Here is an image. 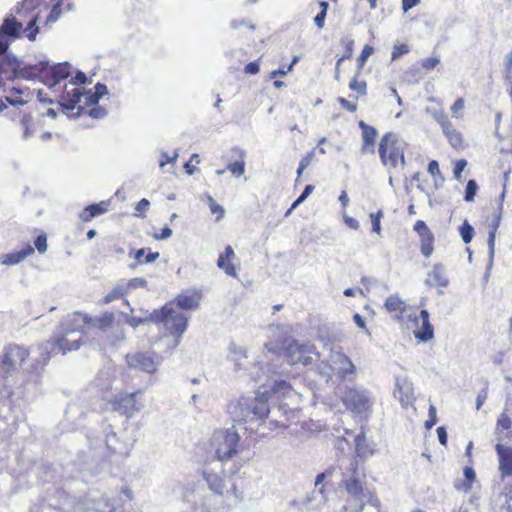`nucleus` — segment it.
Masks as SVG:
<instances>
[{"instance_id": "1", "label": "nucleus", "mask_w": 512, "mask_h": 512, "mask_svg": "<svg viewBox=\"0 0 512 512\" xmlns=\"http://www.w3.org/2000/svg\"><path fill=\"white\" fill-rule=\"evenodd\" d=\"M352 475L349 478L342 480V487L345 489L348 498L343 507L345 512H363L367 503L378 505L379 500L375 491L366 487L365 478L358 476V461L355 460L351 463Z\"/></svg>"}, {"instance_id": "2", "label": "nucleus", "mask_w": 512, "mask_h": 512, "mask_svg": "<svg viewBox=\"0 0 512 512\" xmlns=\"http://www.w3.org/2000/svg\"><path fill=\"white\" fill-rule=\"evenodd\" d=\"M406 148L407 143L395 133L383 134L378 145V154L382 165L388 170L403 169L406 166Z\"/></svg>"}, {"instance_id": "3", "label": "nucleus", "mask_w": 512, "mask_h": 512, "mask_svg": "<svg viewBox=\"0 0 512 512\" xmlns=\"http://www.w3.org/2000/svg\"><path fill=\"white\" fill-rule=\"evenodd\" d=\"M143 394L142 389L132 392L119 391L107 400V404L113 412L130 419L144 408Z\"/></svg>"}, {"instance_id": "4", "label": "nucleus", "mask_w": 512, "mask_h": 512, "mask_svg": "<svg viewBox=\"0 0 512 512\" xmlns=\"http://www.w3.org/2000/svg\"><path fill=\"white\" fill-rule=\"evenodd\" d=\"M240 437L237 432L223 429L214 432L212 445L215 448L216 457L219 461L232 458L238 452Z\"/></svg>"}, {"instance_id": "5", "label": "nucleus", "mask_w": 512, "mask_h": 512, "mask_svg": "<svg viewBox=\"0 0 512 512\" xmlns=\"http://www.w3.org/2000/svg\"><path fill=\"white\" fill-rule=\"evenodd\" d=\"M29 351L27 348L17 344H9L4 348L0 360V373L3 379H6L13 372L18 370L28 359Z\"/></svg>"}, {"instance_id": "6", "label": "nucleus", "mask_w": 512, "mask_h": 512, "mask_svg": "<svg viewBox=\"0 0 512 512\" xmlns=\"http://www.w3.org/2000/svg\"><path fill=\"white\" fill-rule=\"evenodd\" d=\"M432 117L441 127L444 137L453 149L460 151L467 147L463 133L455 126L444 110L434 111Z\"/></svg>"}, {"instance_id": "7", "label": "nucleus", "mask_w": 512, "mask_h": 512, "mask_svg": "<svg viewBox=\"0 0 512 512\" xmlns=\"http://www.w3.org/2000/svg\"><path fill=\"white\" fill-rule=\"evenodd\" d=\"M315 346L311 344H299L297 341H290L284 348V356L290 365H308L313 362Z\"/></svg>"}, {"instance_id": "8", "label": "nucleus", "mask_w": 512, "mask_h": 512, "mask_svg": "<svg viewBox=\"0 0 512 512\" xmlns=\"http://www.w3.org/2000/svg\"><path fill=\"white\" fill-rule=\"evenodd\" d=\"M158 319L163 322L165 328L176 337H181L187 329L188 318L183 313L167 305L161 309Z\"/></svg>"}, {"instance_id": "9", "label": "nucleus", "mask_w": 512, "mask_h": 512, "mask_svg": "<svg viewBox=\"0 0 512 512\" xmlns=\"http://www.w3.org/2000/svg\"><path fill=\"white\" fill-rule=\"evenodd\" d=\"M94 89L93 93L91 91H82L79 87L73 88L71 92L67 91V100L70 103V107L73 108L81 103L87 106L96 105L99 99L108 93L106 85L102 83H97Z\"/></svg>"}, {"instance_id": "10", "label": "nucleus", "mask_w": 512, "mask_h": 512, "mask_svg": "<svg viewBox=\"0 0 512 512\" xmlns=\"http://www.w3.org/2000/svg\"><path fill=\"white\" fill-rule=\"evenodd\" d=\"M129 368L152 374L158 365V356L155 352L138 351L125 356Z\"/></svg>"}, {"instance_id": "11", "label": "nucleus", "mask_w": 512, "mask_h": 512, "mask_svg": "<svg viewBox=\"0 0 512 512\" xmlns=\"http://www.w3.org/2000/svg\"><path fill=\"white\" fill-rule=\"evenodd\" d=\"M341 400L346 409L358 415H367L371 408L367 396L355 388H347Z\"/></svg>"}, {"instance_id": "12", "label": "nucleus", "mask_w": 512, "mask_h": 512, "mask_svg": "<svg viewBox=\"0 0 512 512\" xmlns=\"http://www.w3.org/2000/svg\"><path fill=\"white\" fill-rule=\"evenodd\" d=\"M413 230L417 233L419 237L421 254L425 258L431 257V255L434 252V233L423 220H417L414 223Z\"/></svg>"}, {"instance_id": "13", "label": "nucleus", "mask_w": 512, "mask_h": 512, "mask_svg": "<svg viewBox=\"0 0 512 512\" xmlns=\"http://www.w3.org/2000/svg\"><path fill=\"white\" fill-rule=\"evenodd\" d=\"M411 320L418 327V329L414 331V336L416 339L422 342H426L434 337V328L430 323L429 313L427 310H421L420 314Z\"/></svg>"}, {"instance_id": "14", "label": "nucleus", "mask_w": 512, "mask_h": 512, "mask_svg": "<svg viewBox=\"0 0 512 512\" xmlns=\"http://www.w3.org/2000/svg\"><path fill=\"white\" fill-rule=\"evenodd\" d=\"M49 344L52 354L65 355L68 352L78 350L81 346V339L69 340L65 335H59L51 338Z\"/></svg>"}, {"instance_id": "15", "label": "nucleus", "mask_w": 512, "mask_h": 512, "mask_svg": "<svg viewBox=\"0 0 512 512\" xmlns=\"http://www.w3.org/2000/svg\"><path fill=\"white\" fill-rule=\"evenodd\" d=\"M202 299V293L197 289H190L179 293L174 302L184 310H195L199 307Z\"/></svg>"}, {"instance_id": "16", "label": "nucleus", "mask_w": 512, "mask_h": 512, "mask_svg": "<svg viewBox=\"0 0 512 512\" xmlns=\"http://www.w3.org/2000/svg\"><path fill=\"white\" fill-rule=\"evenodd\" d=\"M236 260V254L232 246L227 245L224 249V252L219 254L217 259V266L219 269L223 270L226 275L237 278V267L234 264Z\"/></svg>"}, {"instance_id": "17", "label": "nucleus", "mask_w": 512, "mask_h": 512, "mask_svg": "<svg viewBox=\"0 0 512 512\" xmlns=\"http://www.w3.org/2000/svg\"><path fill=\"white\" fill-rule=\"evenodd\" d=\"M362 131V146L361 152L363 154H374L375 153V142L378 136L376 128L366 124L363 120L358 123Z\"/></svg>"}, {"instance_id": "18", "label": "nucleus", "mask_w": 512, "mask_h": 512, "mask_svg": "<svg viewBox=\"0 0 512 512\" xmlns=\"http://www.w3.org/2000/svg\"><path fill=\"white\" fill-rule=\"evenodd\" d=\"M22 24L15 19H5L0 30V55L6 53L8 49V42L4 39V35L16 38L19 36V31Z\"/></svg>"}, {"instance_id": "19", "label": "nucleus", "mask_w": 512, "mask_h": 512, "mask_svg": "<svg viewBox=\"0 0 512 512\" xmlns=\"http://www.w3.org/2000/svg\"><path fill=\"white\" fill-rule=\"evenodd\" d=\"M495 450L499 457V471L502 478L512 476V448L496 444Z\"/></svg>"}, {"instance_id": "20", "label": "nucleus", "mask_w": 512, "mask_h": 512, "mask_svg": "<svg viewBox=\"0 0 512 512\" xmlns=\"http://www.w3.org/2000/svg\"><path fill=\"white\" fill-rule=\"evenodd\" d=\"M384 308L395 319L401 321L407 312L408 306L398 294H392L385 300Z\"/></svg>"}, {"instance_id": "21", "label": "nucleus", "mask_w": 512, "mask_h": 512, "mask_svg": "<svg viewBox=\"0 0 512 512\" xmlns=\"http://www.w3.org/2000/svg\"><path fill=\"white\" fill-rule=\"evenodd\" d=\"M70 74V66L68 63H60L54 66L48 65L47 79L45 84L48 86H54L61 80L66 79Z\"/></svg>"}, {"instance_id": "22", "label": "nucleus", "mask_w": 512, "mask_h": 512, "mask_svg": "<svg viewBox=\"0 0 512 512\" xmlns=\"http://www.w3.org/2000/svg\"><path fill=\"white\" fill-rule=\"evenodd\" d=\"M134 280L129 281L128 283H120L115 285L101 300V305L110 304L113 301L125 299V297L130 292L131 288L134 287L132 282Z\"/></svg>"}, {"instance_id": "23", "label": "nucleus", "mask_w": 512, "mask_h": 512, "mask_svg": "<svg viewBox=\"0 0 512 512\" xmlns=\"http://www.w3.org/2000/svg\"><path fill=\"white\" fill-rule=\"evenodd\" d=\"M110 207V201H100L86 206L80 213L79 218L82 222H90L93 218L105 214Z\"/></svg>"}, {"instance_id": "24", "label": "nucleus", "mask_w": 512, "mask_h": 512, "mask_svg": "<svg viewBox=\"0 0 512 512\" xmlns=\"http://www.w3.org/2000/svg\"><path fill=\"white\" fill-rule=\"evenodd\" d=\"M85 323L91 328L107 331L111 329L115 323V314L106 311L100 316L87 318Z\"/></svg>"}, {"instance_id": "25", "label": "nucleus", "mask_w": 512, "mask_h": 512, "mask_svg": "<svg viewBox=\"0 0 512 512\" xmlns=\"http://www.w3.org/2000/svg\"><path fill=\"white\" fill-rule=\"evenodd\" d=\"M203 477L208 483L209 488L217 494H223L229 492L226 487V479L213 470L205 469L203 471Z\"/></svg>"}, {"instance_id": "26", "label": "nucleus", "mask_w": 512, "mask_h": 512, "mask_svg": "<svg viewBox=\"0 0 512 512\" xmlns=\"http://www.w3.org/2000/svg\"><path fill=\"white\" fill-rule=\"evenodd\" d=\"M426 283L431 287L438 288L446 287L448 285V279L442 264L438 263L433 265L431 271L427 275Z\"/></svg>"}, {"instance_id": "27", "label": "nucleus", "mask_w": 512, "mask_h": 512, "mask_svg": "<svg viewBox=\"0 0 512 512\" xmlns=\"http://www.w3.org/2000/svg\"><path fill=\"white\" fill-rule=\"evenodd\" d=\"M48 64L39 62L34 65H28L21 69V75L26 79H39L45 83L47 79Z\"/></svg>"}, {"instance_id": "28", "label": "nucleus", "mask_w": 512, "mask_h": 512, "mask_svg": "<svg viewBox=\"0 0 512 512\" xmlns=\"http://www.w3.org/2000/svg\"><path fill=\"white\" fill-rule=\"evenodd\" d=\"M233 162H230L226 169L234 176L240 177L245 172V153L240 148H233L231 150Z\"/></svg>"}, {"instance_id": "29", "label": "nucleus", "mask_w": 512, "mask_h": 512, "mask_svg": "<svg viewBox=\"0 0 512 512\" xmlns=\"http://www.w3.org/2000/svg\"><path fill=\"white\" fill-rule=\"evenodd\" d=\"M34 253V248L27 244L25 248L20 251L11 252L8 254H4L1 256V263L3 265H15L24 260L27 256L32 255Z\"/></svg>"}, {"instance_id": "30", "label": "nucleus", "mask_w": 512, "mask_h": 512, "mask_svg": "<svg viewBox=\"0 0 512 512\" xmlns=\"http://www.w3.org/2000/svg\"><path fill=\"white\" fill-rule=\"evenodd\" d=\"M250 410L254 416L253 418L258 420L266 419L270 413L268 400L263 396L256 397L250 404Z\"/></svg>"}, {"instance_id": "31", "label": "nucleus", "mask_w": 512, "mask_h": 512, "mask_svg": "<svg viewBox=\"0 0 512 512\" xmlns=\"http://www.w3.org/2000/svg\"><path fill=\"white\" fill-rule=\"evenodd\" d=\"M340 43L344 48V53L336 62L335 73H336L337 79H338L341 63L346 59H350L352 57L353 51H354V40L352 38L343 37V38H341Z\"/></svg>"}, {"instance_id": "32", "label": "nucleus", "mask_w": 512, "mask_h": 512, "mask_svg": "<svg viewBox=\"0 0 512 512\" xmlns=\"http://www.w3.org/2000/svg\"><path fill=\"white\" fill-rule=\"evenodd\" d=\"M133 257L135 259L136 265H141L144 263H152L159 257V252H148L146 254V249L141 248L136 250L133 254Z\"/></svg>"}, {"instance_id": "33", "label": "nucleus", "mask_w": 512, "mask_h": 512, "mask_svg": "<svg viewBox=\"0 0 512 512\" xmlns=\"http://www.w3.org/2000/svg\"><path fill=\"white\" fill-rule=\"evenodd\" d=\"M463 473L465 476V481L461 484L456 485L455 487L457 490L468 492L469 490H471L472 485L476 480V474L473 468L468 466L464 468Z\"/></svg>"}, {"instance_id": "34", "label": "nucleus", "mask_w": 512, "mask_h": 512, "mask_svg": "<svg viewBox=\"0 0 512 512\" xmlns=\"http://www.w3.org/2000/svg\"><path fill=\"white\" fill-rule=\"evenodd\" d=\"M359 75L360 72L358 71L356 75L351 79L349 88L352 91H355L358 95L364 96L367 93V83L365 80H360Z\"/></svg>"}, {"instance_id": "35", "label": "nucleus", "mask_w": 512, "mask_h": 512, "mask_svg": "<svg viewBox=\"0 0 512 512\" xmlns=\"http://www.w3.org/2000/svg\"><path fill=\"white\" fill-rule=\"evenodd\" d=\"M374 53V48L371 45H365L360 53V55L357 57V68L359 72L362 71L364 66L366 65V62L368 58Z\"/></svg>"}, {"instance_id": "36", "label": "nucleus", "mask_w": 512, "mask_h": 512, "mask_svg": "<svg viewBox=\"0 0 512 512\" xmlns=\"http://www.w3.org/2000/svg\"><path fill=\"white\" fill-rule=\"evenodd\" d=\"M371 224H372V231L376 234H381V220L384 217V212L382 209H378L376 212H372L369 215Z\"/></svg>"}, {"instance_id": "37", "label": "nucleus", "mask_w": 512, "mask_h": 512, "mask_svg": "<svg viewBox=\"0 0 512 512\" xmlns=\"http://www.w3.org/2000/svg\"><path fill=\"white\" fill-rule=\"evenodd\" d=\"M207 204L210 208V211L213 215L216 216V221H220L225 214L224 208L219 205L212 196H207Z\"/></svg>"}, {"instance_id": "38", "label": "nucleus", "mask_w": 512, "mask_h": 512, "mask_svg": "<svg viewBox=\"0 0 512 512\" xmlns=\"http://www.w3.org/2000/svg\"><path fill=\"white\" fill-rule=\"evenodd\" d=\"M461 238L465 244H468L472 241L474 235L473 227L465 220L459 228Z\"/></svg>"}, {"instance_id": "39", "label": "nucleus", "mask_w": 512, "mask_h": 512, "mask_svg": "<svg viewBox=\"0 0 512 512\" xmlns=\"http://www.w3.org/2000/svg\"><path fill=\"white\" fill-rule=\"evenodd\" d=\"M465 108V100L462 97L457 98L450 106L451 115L455 119L463 117V109Z\"/></svg>"}, {"instance_id": "40", "label": "nucleus", "mask_w": 512, "mask_h": 512, "mask_svg": "<svg viewBox=\"0 0 512 512\" xmlns=\"http://www.w3.org/2000/svg\"><path fill=\"white\" fill-rule=\"evenodd\" d=\"M319 5L321 11L315 16L314 23L319 29H322L325 25V18L327 15L329 4L326 1H321Z\"/></svg>"}, {"instance_id": "41", "label": "nucleus", "mask_w": 512, "mask_h": 512, "mask_svg": "<svg viewBox=\"0 0 512 512\" xmlns=\"http://www.w3.org/2000/svg\"><path fill=\"white\" fill-rule=\"evenodd\" d=\"M478 191V185L475 180L471 179L467 182L464 194V200L466 202L474 201L476 193Z\"/></svg>"}, {"instance_id": "42", "label": "nucleus", "mask_w": 512, "mask_h": 512, "mask_svg": "<svg viewBox=\"0 0 512 512\" xmlns=\"http://www.w3.org/2000/svg\"><path fill=\"white\" fill-rule=\"evenodd\" d=\"M512 427V421L506 412L501 413L496 423V430L503 432Z\"/></svg>"}, {"instance_id": "43", "label": "nucleus", "mask_w": 512, "mask_h": 512, "mask_svg": "<svg viewBox=\"0 0 512 512\" xmlns=\"http://www.w3.org/2000/svg\"><path fill=\"white\" fill-rule=\"evenodd\" d=\"M315 157V151L312 150L310 152H308L300 161L299 163V167L297 169V177L299 178L303 171L311 164V162L313 161Z\"/></svg>"}, {"instance_id": "44", "label": "nucleus", "mask_w": 512, "mask_h": 512, "mask_svg": "<svg viewBox=\"0 0 512 512\" xmlns=\"http://www.w3.org/2000/svg\"><path fill=\"white\" fill-rule=\"evenodd\" d=\"M299 58L295 56L288 66H282L277 70L270 72V78L275 79L277 76H284L293 69V66L298 62Z\"/></svg>"}, {"instance_id": "45", "label": "nucleus", "mask_w": 512, "mask_h": 512, "mask_svg": "<svg viewBox=\"0 0 512 512\" xmlns=\"http://www.w3.org/2000/svg\"><path fill=\"white\" fill-rule=\"evenodd\" d=\"M410 49L409 46L406 43H400L393 46L392 53H391V59L397 60L401 56L409 53Z\"/></svg>"}, {"instance_id": "46", "label": "nucleus", "mask_w": 512, "mask_h": 512, "mask_svg": "<svg viewBox=\"0 0 512 512\" xmlns=\"http://www.w3.org/2000/svg\"><path fill=\"white\" fill-rule=\"evenodd\" d=\"M505 79L510 83L509 95L512 98V49L505 60Z\"/></svg>"}, {"instance_id": "47", "label": "nucleus", "mask_w": 512, "mask_h": 512, "mask_svg": "<svg viewBox=\"0 0 512 512\" xmlns=\"http://www.w3.org/2000/svg\"><path fill=\"white\" fill-rule=\"evenodd\" d=\"M467 166V161L465 159H459L454 162L453 165V176L456 180H462V172Z\"/></svg>"}, {"instance_id": "48", "label": "nucleus", "mask_w": 512, "mask_h": 512, "mask_svg": "<svg viewBox=\"0 0 512 512\" xmlns=\"http://www.w3.org/2000/svg\"><path fill=\"white\" fill-rule=\"evenodd\" d=\"M499 222H500V214L496 216V218L491 226V229L489 231L488 244H489V248L491 250L494 249L495 235H496L497 229L499 227Z\"/></svg>"}, {"instance_id": "49", "label": "nucleus", "mask_w": 512, "mask_h": 512, "mask_svg": "<svg viewBox=\"0 0 512 512\" xmlns=\"http://www.w3.org/2000/svg\"><path fill=\"white\" fill-rule=\"evenodd\" d=\"M428 173L433 177V178H440L441 181L444 180L443 176H442V173H441V170H440V167H439V163L438 161L436 160H431L429 163H428Z\"/></svg>"}, {"instance_id": "50", "label": "nucleus", "mask_w": 512, "mask_h": 512, "mask_svg": "<svg viewBox=\"0 0 512 512\" xmlns=\"http://www.w3.org/2000/svg\"><path fill=\"white\" fill-rule=\"evenodd\" d=\"M34 245L37 251L41 254L45 253L47 250V236L45 233L39 234L34 240Z\"/></svg>"}, {"instance_id": "51", "label": "nucleus", "mask_w": 512, "mask_h": 512, "mask_svg": "<svg viewBox=\"0 0 512 512\" xmlns=\"http://www.w3.org/2000/svg\"><path fill=\"white\" fill-rule=\"evenodd\" d=\"M362 441H364V437L357 436L356 451L359 456L366 457L368 454H372V451L368 450L367 446L362 444Z\"/></svg>"}, {"instance_id": "52", "label": "nucleus", "mask_w": 512, "mask_h": 512, "mask_svg": "<svg viewBox=\"0 0 512 512\" xmlns=\"http://www.w3.org/2000/svg\"><path fill=\"white\" fill-rule=\"evenodd\" d=\"M438 64L439 59L436 57H428L421 60V67L426 71L433 70Z\"/></svg>"}, {"instance_id": "53", "label": "nucleus", "mask_w": 512, "mask_h": 512, "mask_svg": "<svg viewBox=\"0 0 512 512\" xmlns=\"http://www.w3.org/2000/svg\"><path fill=\"white\" fill-rule=\"evenodd\" d=\"M149 205H150V203L147 199H145V198L141 199L135 207V215L144 217L146 211L149 208Z\"/></svg>"}, {"instance_id": "54", "label": "nucleus", "mask_w": 512, "mask_h": 512, "mask_svg": "<svg viewBox=\"0 0 512 512\" xmlns=\"http://www.w3.org/2000/svg\"><path fill=\"white\" fill-rule=\"evenodd\" d=\"M341 362L345 365L343 368V375L352 374L355 371V367L351 360L344 354H340Z\"/></svg>"}, {"instance_id": "55", "label": "nucleus", "mask_w": 512, "mask_h": 512, "mask_svg": "<svg viewBox=\"0 0 512 512\" xmlns=\"http://www.w3.org/2000/svg\"><path fill=\"white\" fill-rule=\"evenodd\" d=\"M231 26L234 29H242V28H246V29H249V30H254L255 29V26L253 24H251L249 21H246L244 19L233 20L231 22Z\"/></svg>"}, {"instance_id": "56", "label": "nucleus", "mask_w": 512, "mask_h": 512, "mask_svg": "<svg viewBox=\"0 0 512 512\" xmlns=\"http://www.w3.org/2000/svg\"><path fill=\"white\" fill-rule=\"evenodd\" d=\"M260 59L261 58H259L256 61H253V62H250V63L246 64L245 67H244V72L246 74H249V75L257 74L259 72V70H260V65H259Z\"/></svg>"}, {"instance_id": "57", "label": "nucleus", "mask_w": 512, "mask_h": 512, "mask_svg": "<svg viewBox=\"0 0 512 512\" xmlns=\"http://www.w3.org/2000/svg\"><path fill=\"white\" fill-rule=\"evenodd\" d=\"M338 102L339 104L341 105L342 108L350 111V112H355L357 110V104L356 103H352L350 101H348L347 99L343 98V97H339L338 98Z\"/></svg>"}, {"instance_id": "58", "label": "nucleus", "mask_w": 512, "mask_h": 512, "mask_svg": "<svg viewBox=\"0 0 512 512\" xmlns=\"http://www.w3.org/2000/svg\"><path fill=\"white\" fill-rule=\"evenodd\" d=\"M177 159V154H174L173 156H170L167 153H162L159 160V166L163 168L165 165L169 163H174Z\"/></svg>"}, {"instance_id": "59", "label": "nucleus", "mask_w": 512, "mask_h": 512, "mask_svg": "<svg viewBox=\"0 0 512 512\" xmlns=\"http://www.w3.org/2000/svg\"><path fill=\"white\" fill-rule=\"evenodd\" d=\"M437 422L436 409L434 406L429 408V419L426 421L425 426L427 429L432 428Z\"/></svg>"}, {"instance_id": "60", "label": "nucleus", "mask_w": 512, "mask_h": 512, "mask_svg": "<svg viewBox=\"0 0 512 512\" xmlns=\"http://www.w3.org/2000/svg\"><path fill=\"white\" fill-rule=\"evenodd\" d=\"M172 235V230L168 227V226H165L164 228H162L160 230L159 233H155L153 235V237L156 239V240H163V239H167L169 238L170 236Z\"/></svg>"}, {"instance_id": "61", "label": "nucleus", "mask_w": 512, "mask_h": 512, "mask_svg": "<svg viewBox=\"0 0 512 512\" xmlns=\"http://www.w3.org/2000/svg\"><path fill=\"white\" fill-rule=\"evenodd\" d=\"M87 80L85 73L77 72V74L71 79V83L74 85L84 84Z\"/></svg>"}, {"instance_id": "62", "label": "nucleus", "mask_w": 512, "mask_h": 512, "mask_svg": "<svg viewBox=\"0 0 512 512\" xmlns=\"http://www.w3.org/2000/svg\"><path fill=\"white\" fill-rule=\"evenodd\" d=\"M419 3L420 0H402V10L407 12L413 7L417 6Z\"/></svg>"}, {"instance_id": "63", "label": "nucleus", "mask_w": 512, "mask_h": 512, "mask_svg": "<svg viewBox=\"0 0 512 512\" xmlns=\"http://www.w3.org/2000/svg\"><path fill=\"white\" fill-rule=\"evenodd\" d=\"M436 431H437L439 442L442 445L446 446V444H447V433H446L445 428L441 426V427H438Z\"/></svg>"}, {"instance_id": "64", "label": "nucleus", "mask_w": 512, "mask_h": 512, "mask_svg": "<svg viewBox=\"0 0 512 512\" xmlns=\"http://www.w3.org/2000/svg\"><path fill=\"white\" fill-rule=\"evenodd\" d=\"M89 114L93 118H102L106 114V111L102 107H94L89 111Z\"/></svg>"}]
</instances>
